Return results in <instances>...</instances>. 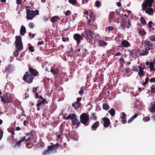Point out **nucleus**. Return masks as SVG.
I'll list each match as a JSON object with an SVG mask.
<instances>
[{
    "mask_svg": "<svg viewBox=\"0 0 155 155\" xmlns=\"http://www.w3.org/2000/svg\"><path fill=\"white\" fill-rule=\"evenodd\" d=\"M150 40L153 41H155V36L152 35L150 37Z\"/></svg>",
    "mask_w": 155,
    "mask_h": 155,
    "instance_id": "obj_57",
    "label": "nucleus"
},
{
    "mask_svg": "<svg viewBox=\"0 0 155 155\" xmlns=\"http://www.w3.org/2000/svg\"><path fill=\"white\" fill-rule=\"evenodd\" d=\"M102 107L103 108L104 110H108L110 108V107L109 105L107 104L106 103H104L103 104Z\"/></svg>",
    "mask_w": 155,
    "mask_h": 155,
    "instance_id": "obj_36",
    "label": "nucleus"
},
{
    "mask_svg": "<svg viewBox=\"0 0 155 155\" xmlns=\"http://www.w3.org/2000/svg\"><path fill=\"white\" fill-rule=\"evenodd\" d=\"M120 66H123L124 63V60L123 58H121L120 59Z\"/></svg>",
    "mask_w": 155,
    "mask_h": 155,
    "instance_id": "obj_45",
    "label": "nucleus"
},
{
    "mask_svg": "<svg viewBox=\"0 0 155 155\" xmlns=\"http://www.w3.org/2000/svg\"><path fill=\"white\" fill-rule=\"evenodd\" d=\"M69 2L73 5H74L77 2L76 0H68Z\"/></svg>",
    "mask_w": 155,
    "mask_h": 155,
    "instance_id": "obj_52",
    "label": "nucleus"
},
{
    "mask_svg": "<svg viewBox=\"0 0 155 155\" xmlns=\"http://www.w3.org/2000/svg\"><path fill=\"white\" fill-rule=\"evenodd\" d=\"M138 116V114H135L133 116H132L130 119L128 120L127 123H130L132 122L135 118H136Z\"/></svg>",
    "mask_w": 155,
    "mask_h": 155,
    "instance_id": "obj_28",
    "label": "nucleus"
},
{
    "mask_svg": "<svg viewBox=\"0 0 155 155\" xmlns=\"http://www.w3.org/2000/svg\"><path fill=\"white\" fill-rule=\"evenodd\" d=\"M26 29L25 27L22 25L21 27L20 30V34L21 36H23L26 33Z\"/></svg>",
    "mask_w": 155,
    "mask_h": 155,
    "instance_id": "obj_22",
    "label": "nucleus"
},
{
    "mask_svg": "<svg viewBox=\"0 0 155 155\" xmlns=\"http://www.w3.org/2000/svg\"><path fill=\"white\" fill-rule=\"evenodd\" d=\"M72 124L74 125H76V128H77L81 124L80 122H79L77 118L76 117L71 121Z\"/></svg>",
    "mask_w": 155,
    "mask_h": 155,
    "instance_id": "obj_15",
    "label": "nucleus"
},
{
    "mask_svg": "<svg viewBox=\"0 0 155 155\" xmlns=\"http://www.w3.org/2000/svg\"><path fill=\"white\" fill-rule=\"evenodd\" d=\"M89 19L87 16L86 17L87 22V25L88 26V28L91 29V28L90 27L92 25V24H91V21L93 22L95 20V17L93 13L92 12H90L89 14Z\"/></svg>",
    "mask_w": 155,
    "mask_h": 155,
    "instance_id": "obj_5",
    "label": "nucleus"
},
{
    "mask_svg": "<svg viewBox=\"0 0 155 155\" xmlns=\"http://www.w3.org/2000/svg\"><path fill=\"white\" fill-rule=\"evenodd\" d=\"M81 100V97H78L77 98V101L78 103H80V102Z\"/></svg>",
    "mask_w": 155,
    "mask_h": 155,
    "instance_id": "obj_64",
    "label": "nucleus"
},
{
    "mask_svg": "<svg viewBox=\"0 0 155 155\" xmlns=\"http://www.w3.org/2000/svg\"><path fill=\"white\" fill-rule=\"evenodd\" d=\"M138 68L139 69V71L138 72V74L140 78H141L144 76L145 73L144 72V71L142 69V67L141 66H138Z\"/></svg>",
    "mask_w": 155,
    "mask_h": 155,
    "instance_id": "obj_16",
    "label": "nucleus"
},
{
    "mask_svg": "<svg viewBox=\"0 0 155 155\" xmlns=\"http://www.w3.org/2000/svg\"><path fill=\"white\" fill-rule=\"evenodd\" d=\"M62 40L64 42H66V41H69V38H65L64 37H63L62 38Z\"/></svg>",
    "mask_w": 155,
    "mask_h": 155,
    "instance_id": "obj_58",
    "label": "nucleus"
},
{
    "mask_svg": "<svg viewBox=\"0 0 155 155\" xmlns=\"http://www.w3.org/2000/svg\"><path fill=\"white\" fill-rule=\"evenodd\" d=\"M5 100L6 103H9L12 101V99L10 96H5Z\"/></svg>",
    "mask_w": 155,
    "mask_h": 155,
    "instance_id": "obj_38",
    "label": "nucleus"
},
{
    "mask_svg": "<svg viewBox=\"0 0 155 155\" xmlns=\"http://www.w3.org/2000/svg\"><path fill=\"white\" fill-rule=\"evenodd\" d=\"M149 51V50H148L147 49H145V50L144 51L143 53L140 54V56H142L147 55L148 54Z\"/></svg>",
    "mask_w": 155,
    "mask_h": 155,
    "instance_id": "obj_43",
    "label": "nucleus"
},
{
    "mask_svg": "<svg viewBox=\"0 0 155 155\" xmlns=\"http://www.w3.org/2000/svg\"><path fill=\"white\" fill-rule=\"evenodd\" d=\"M114 17V12H110L109 16V19L110 23L111 22L113 21V18Z\"/></svg>",
    "mask_w": 155,
    "mask_h": 155,
    "instance_id": "obj_26",
    "label": "nucleus"
},
{
    "mask_svg": "<svg viewBox=\"0 0 155 155\" xmlns=\"http://www.w3.org/2000/svg\"><path fill=\"white\" fill-rule=\"evenodd\" d=\"M148 28L149 30V31L150 32L152 31V32H153V33L154 32L153 31L154 30V28H153V27L152 26L150 27H148Z\"/></svg>",
    "mask_w": 155,
    "mask_h": 155,
    "instance_id": "obj_56",
    "label": "nucleus"
},
{
    "mask_svg": "<svg viewBox=\"0 0 155 155\" xmlns=\"http://www.w3.org/2000/svg\"><path fill=\"white\" fill-rule=\"evenodd\" d=\"M25 134L27 136H29V137H31V139L32 138V136L33 135V133L31 131L30 133H25ZM31 140L32 141V140Z\"/></svg>",
    "mask_w": 155,
    "mask_h": 155,
    "instance_id": "obj_49",
    "label": "nucleus"
},
{
    "mask_svg": "<svg viewBox=\"0 0 155 155\" xmlns=\"http://www.w3.org/2000/svg\"><path fill=\"white\" fill-rule=\"evenodd\" d=\"M20 51V50H16V51H15L14 52V54L15 57H18L19 54V51Z\"/></svg>",
    "mask_w": 155,
    "mask_h": 155,
    "instance_id": "obj_51",
    "label": "nucleus"
},
{
    "mask_svg": "<svg viewBox=\"0 0 155 155\" xmlns=\"http://www.w3.org/2000/svg\"><path fill=\"white\" fill-rule=\"evenodd\" d=\"M149 111L151 113H154L155 112V104H153L151 105L150 107L149 108Z\"/></svg>",
    "mask_w": 155,
    "mask_h": 155,
    "instance_id": "obj_32",
    "label": "nucleus"
},
{
    "mask_svg": "<svg viewBox=\"0 0 155 155\" xmlns=\"http://www.w3.org/2000/svg\"><path fill=\"white\" fill-rule=\"evenodd\" d=\"M29 51L31 52H33L35 50L33 49V47L32 46H30L28 48Z\"/></svg>",
    "mask_w": 155,
    "mask_h": 155,
    "instance_id": "obj_55",
    "label": "nucleus"
},
{
    "mask_svg": "<svg viewBox=\"0 0 155 155\" xmlns=\"http://www.w3.org/2000/svg\"><path fill=\"white\" fill-rule=\"evenodd\" d=\"M144 42L145 45L147 46L146 49L148 50H150V49H152L153 45L149 40L146 39L144 41Z\"/></svg>",
    "mask_w": 155,
    "mask_h": 155,
    "instance_id": "obj_9",
    "label": "nucleus"
},
{
    "mask_svg": "<svg viewBox=\"0 0 155 155\" xmlns=\"http://www.w3.org/2000/svg\"><path fill=\"white\" fill-rule=\"evenodd\" d=\"M80 121L85 126H88L89 124V116L87 113H83L80 116Z\"/></svg>",
    "mask_w": 155,
    "mask_h": 155,
    "instance_id": "obj_3",
    "label": "nucleus"
},
{
    "mask_svg": "<svg viewBox=\"0 0 155 155\" xmlns=\"http://www.w3.org/2000/svg\"><path fill=\"white\" fill-rule=\"evenodd\" d=\"M22 43H18L15 44V46L16 50H21L23 49V46Z\"/></svg>",
    "mask_w": 155,
    "mask_h": 155,
    "instance_id": "obj_23",
    "label": "nucleus"
},
{
    "mask_svg": "<svg viewBox=\"0 0 155 155\" xmlns=\"http://www.w3.org/2000/svg\"><path fill=\"white\" fill-rule=\"evenodd\" d=\"M138 67H137V66H134L133 67V71H138V68H137Z\"/></svg>",
    "mask_w": 155,
    "mask_h": 155,
    "instance_id": "obj_61",
    "label": "nucleus"
},
{
    "mask_svg": "<svg viewBox=\"0 0 155 155\" xmlns=\"http://www.w3.org/2000/svg\"><path fill=\"white\" fill-rule=\"evenodd\" d=\"M102 120L104 122L103 125L105 127H107L111 124L110 119L107 117H104L102 118Z\"/></svg>",
    "mask_w": 155,
    "mask_h": 155,
    "instance_id": "obj_12",
    "label": "nucleus"
},
{
    "mask_svg": "<svg viewBox=\"0 0 155 155\" xmlns=\"http://www.w3.org/2000/svg\"><path fill=\"white\" fill-rule=\"evenodd\" d=\"M93 33L91 30L85 29L84 32H83L81 35L86 39L87 41H91L93 38Z\"/></svg>",
    "mask_w": 155,
    "mask_h": 155,
    "instance_id": "obj_4",
    "label": "nucleus"
},
{
    "mask_svg": "<svg viewBox=\"0 0 155 155\" xmlns=\"http://www.w3.org/2000/svg\"><path fill=\"white\" fill-rule=\"evenodd\" d=\"M23 80L26 82L30 84L32 82L33 78L30 74H24L23 78Z\"/></svg>",
    "mask_w": 155,
    "mask_h": 155,
    "instance_id": "obj_7",
    "label": "nucleus"
},
{
    "mask_svg": "<svg viewBox=\"0 0 155 155\" xmlns=\"http://www.w3.org/2000/svg\"><path fill=\"white\" fill-rule=\"evenodd\" d=\"M122 44L123 46L125 47H128L130 46L129 43L126 40H124L122 41Z\"/></svg>",
    "mask_w": 155,
    "mask_h": 155,
    "instance_id": "obj_24",
    "label": "nucleus"
},
{
    "mask_svg": "<svg viewBox=\"0 0 155 155\" xmlns=\"http://www.w3.org/2000/svg\"><path fill=\"white\" fill-rule=\"evenodd\" d=\"M97 118L96 115V114L95 113H92L90 116V119H93L94 120H96Z\"/></svg>",
    "mask_w": 155,
    "mask_h": 155,
    "instance_id": "obj_37",
    "label": "nucleus"
},
{
    "mask_svg": "<svg viewBox=\"0 0 155 155\" xmlns=\"http://www.w3.org/2000/svg\"><path fill=\"white\" fill-rule=\"evenodd\" d=\"M150 120V117L149 116L145 117L143 119V120L145 122L149 121Z\"/></svg>",
    "mask_w": 155,
    "mask_h": 155,
    "instance_id": "obj_48",
    "label": "nucleus"
},
{
    "mask_svg": "<svg viewBox=\"0 0 155 155\" xmlns=\"http://www.w3.org/2000/svg\"><path fill=\"white\" fill-rule=\"evenodd\" d=\"M151 92L152 93H154L155 92V85H152L151 87Z\"/></svg>",
    "mask_w": 155,
    "mask_h": 155,
    "instance_id": "obj_50",
    "label": "nucleus"
},
{
    "mask_svg": "<svg viewBox=\"0 0 155 155\" xmlns=\"http://www.w3.org/2000/svg\"><path fill=\"white\" fill-rule=\"evenodd\" d=\"M101 2L99 1H97L95 2V5L97 7H99L101 5Z\"/></svg>",
    "mask_w": 155,
    "mask_h": 155,
    "instance_id": "obj_46",
    "label": "nucleus"
},
{
    "mask_svg": "<svg viewBox=\"0 0 155 155\" xmlns=\"http://www.w3.org/2000/svg\"><path fill=\"white\" fill-rule=\"evenodd\" d=\"M121 114L122 116L121 117V119H123L124 118H126L125 117L126 116V115L125 114L124 112L121 113Z\"/></svg>",
    "mask_w": 155,
    "mask_h": 155,
    "instance_id": "obj_59",
    "label": "nucleus"
},
{
    "mask_svg": "<svg viewBox=\"0 0 155 155\" xmlns=\"http://www.w3.org/2000/svg\"><path fill=\"white\" fill-rule=\"evenodd\" d=\"M59 146V144L58 143H57L55 144L49 146V149H50L51 150H56L58 148Z\"/></svg>",
    "mask_w": 155,
    "mask_h": 155,
    "instance_id": "obj_20",
    "label": "nucleus"
},
{
    "mask_svg": "<svg viewBox=\"0 0 155 155\" xmlns=\"http://www.w3.org/2000/svg\"><path fill=\"white\" fill-rule=\"evenodd\" d=\"M150 81L152 83H155V78L153 77V78H151L150 80Z\"/></svg>",
    "mask_w": 155,
    "mask_h": 155,
    "instance_id": "obj_60",
    "label": "nucleus"
},
{
    "mask_svg": "<svg viewBox=\"0 0 155 155\" xmlns=\"http://www.w3.org/2000/svg\"><path fill=\"white\" fill-rule=\"evenodd\" d=\"M8 131L11 133L12 135V138L13 139L14 138V135H15L14 130L13 128H9L8 129Z\"/></svg>",
    "mask_w": 155,
    "mask_h": 155,
    "instance_id": "obj_34",
    "label": "nucleus"
},
{
    "mask_svg": "<svg viewBox=\"0 0 155 155\" xmlns=\"http://www.w3.org/2000/svg\"><path fill=\"white\" fill-rule=\"evenodd\" d=\"M153 23V22L152 21H150L148 24L147 27L148 28L149 27L152 26V24Z\"/></svg>",
    "mask_w": 155,
    "mask_h": 155,
    "instance_id": "obj_63",
    "label": "nucleus"
},
{
    "mask_svg": "<svg viewBox=\"0 0 155 155\" xmlns=\"http://www.w3.org/2000/svg\"><path fill=\"white\" fill-rule=\"evenodd\" d=\"M72 106L74 107V109L76 110L80 107V103H78L77 102H75L72 103Z\"/></svg>",
    "mask_w": 155,
    "mask_h": 155,
    "instance_id": "obj_27",
    "label": "nucleus"
},
{
    "mask_svg": "<svg viewBox=\"0 0 155 155\" xmlns=\"http://www.w3.org/2000/svg\"><path fill=\"white\" fill-rule=\"evenodd\" d=\"M26 10V18L28 20H31L36 15L39 14V11L38 10L33 11L31 10V8L29 6H27L25 7Z\"/></svg>",
    "mask_w": 155,
    "mask_h": 155,
    "instance_id": "obj_2",
    "label": "nucleus"
},
{
    "mask_svg": "<svg viewBox=\"0 0 155 155\" xmlns=\"http://www.w3.org/2000/svg\"><path fill=\"white\" fill-rule=\"evenodd\" d=\"M138 32L141 35L143 36L145 35L146 34V33L145 31L144 30L143 28L140 29Z\"/></svg>",
    "mask_w": 155,
    "mask_h": 155,
    "instance_id": "obj_35",
    "label": "nucleus"
},
{
    "mask_svg": "<svg viewBox=\"0 0 155 155\" xmlns=\"http://www.w3.org/2000/svg\"><path fill=\"white\" fill-rule=\"evenodd\" d=\"M127 23V21L123 19L121 23V26L124 29H125L126 27L127 26L126 25Z\"/></svg>",
    "mask_w": 155,
    "mask_h": 155,
    "instance_id": "obj_30",
    "label": "nucleus"
},
{
    "mask_svg": "<svg viewBox=\"0 0 155 155\" xmlns=\"http://www.w3.org/2000/svg\"><path fill=\"white\" fill-rule=\"evenodd\" d=\"M154 0H145L142 4L141 6L142 8L145 9L147 7H151Z\"/></svg>",
    "mask_w": 155,
    "mask_h": 155,
    "instance_id": "obj_6",
    "label": "nucleus"
},
{
    "mask_svg": "<svg viewBox=\"0 0 155 155\" xmlns=\"http://www.w3.org/2000/svg\"><path fill=\"white\" fill-rule=\"evenodd\" d=\"M12 68L11 65H8L5 69V71L6 72H9L12 71Z\"/></svg>",
    "mask_w": 155,
    "mask_h": 155,
    "instance_id": "obj_39",
    "label": "nucleus"
},
{
    "mask_svg": "<svg viewBox=\"0 0 155 155\" xmlns=\"http://www.w3.org/2000/svg\"><path fill=\"white\" fill-rule=\"evenodd\" d=\"M75 117H76V114L73 113L72 114H69L66 117L65 116H64V118H65L66 120L71 119V120L72 121V120H73Z\"/></svg>",
    "mask_w": 155,
    "mask_h": 155,
    "instance_id": "obj_18",
    "label": "nucleus"
},
{
    "mask_svg": "<svg viewBox=\"0 0 155 155\" xmlns=\"http://www.w3.org/2000/svg\"><path fill=\"white\" fill-rule=\"evenodd\" d=\"M140 20L141 22L143 25H145L146 24V21L144 17H140Z\"/></svg>",
    "mask_w": 155,
    "mask_h": 155,
    "instance_id": "obj_41",
    "label": "nucleus"
},
{
    "mask_svg": "<svg viewBox=\"0 0 155 155\" xmlns=\"http://www.w3.org/2000/svg\"><path fill=\"white\" fill-rule=\"evenodd\" d=\"M98 44L100 46L103 47H104L107 45V43L102 40H99L98 41Z\"/></svg>",
    "mask_w": 155,
    "mask_h": 155,
    "instance_id": "obj_21",
    "label": "nucleus"
},
{
    "mask_svg": "<svg viewBox=\"0 0 155 155\" xmlns=\"http://www.w3.org/2000/svg\"><path fill=\"white\" fill-rule=\"evenodd\" d=\"M138 116V114H135L133 116H132L130 119L128 120L127 123H130L132 122L135 118H136Z\"/></svg>",
    "mask_w": 155,
    "mask_h": 155,
    "instance_id": "obj_29",
    "label": "nucleus"
},
{
    "mask_svg": "<svg viewBox=\"0 0 155 155\" xmlns=\"http://www.w3.org/2000/svg\"><path fill=\"white\" fill-rule=\"evenodd\" d=\"M108 112L112 116L114 117L115 116V110L114 108H111Z\"/></svg>",
    "mask_w": 155,
    "mask_h": 155,
    "instance_id": "obj_33",
    "label": "nucleus"
},
{
    "mask_svg": "<svg viewBox=\"0 0 155 155\" xmlns=\"http://www.w3.org/2000/svg\"><path fill=\"white\" fill-rule=\"evenodd\" d=\"M78 93L79 94L82 96L83 94L84 93V90L83 89V87H82L80 90V91H78Z\"/></svg>",
    "mask_w": 155,
    "mask_h": 155,
    "instance_id": "obj_44",
    "label": "nucleus"
},
{
    "mask_svg": "<svg viewBox=\"0 0 155 155\" xmlns=\"http://www.w3.org/2000/svg\"><path fill=\"white\" fill-rule=\"evenodd\" d=\"M48 149L44 151L43 153V155H46V154H49L51 150L50 149H49V147H48Z\"/></svg>",
    "mask_w": 155,
    "mask_h": 155,
    "instance_id": "obj_42",
    "label": "nucleus"
},
{
    "mask_svg": "<svg viewBox=\"0 0 155 155\" xmlns=\"http://www.w3.org/2000/svg\"><path fill=\"white\" fill-rule=\"evenodd\" d=\"M74 39L77 41V43L78 45L81 42V39H82L81 36L78 34H75L74 35Z\"/></svg>",
    "mask_w": 155,
    "mask_h": 155,
    "instance_id": "obj_13",
    "label": "nucleus"
},
{
    "mask_svg": "<svg viewBox=\"0 0 155 155\" xmlns=\"http://www.w3.org/2000/svg\"><path fill=\"white\" fill-rule=\"evenodd\" d=\"M77 50L78 52L80 54H83L87 51V50L86 49L85 47L83 46H79L77 47Z\"/></svg>",
    "mask_w": 155,
    "mask_h": 155,
    "instance_id": "obj_10",
    "label": "nucleus"
},
{
    "mask_svg": "<svg viewBox=\"0 0 155 155\" xmlns=\"http://www.w3.org/2000/svg\"><path fill=\"white\" fill-rule=\"evenodd\" d=\"M28 27L30 28H33L34 26V24L33 23L30 22L28 25Z\"/></svg>",
    "mask_w": 155,
    "mask_h": 155,
    "instance_id": "obj_53",
    "label": "nucleus"
},
{
    "mask_svg": "<svg viewBox=\"0 0 155 155\" xmlns=\"http://www.w3.org/2000/svg\"><path fill=\"white\" fill-rule=\"evenodd\" d=\"M29 71L30 73V75H32V76H36L38 73L35 70L31 68H29Z\"/></svg>",
    "mask_w": 155,
    "mask_h": 155,
    "instance_id": "obj_17",
    "label": "nucleus"
},
{
    "mask_svg": "<svg viewBox=\"0 0 155 155\" xmlns=\"http://www.w3.org/2000/svg\"><path fill=\"white\" fill-rule=\"evenodd\" d=\"M100 123L99 121L95 122L91 126V129L92 131L96 130L97 127L99 126Z\"/></svg>",
    "mask_w": 155,
    "mask_h": 155,
    "instance_id": "obj_14",
    "label": "nucleus"
},
{
    "mask_svg": "<svg viewBox=\"0 0 155 155\" xmlns=\"http://www.w3.org/2000/svg\"><path fill=\"white\" fill-rule=\"evenodd\" d=\"M142 10L145 11L146 13L150 15H153L154 13L153 9L151 7H147L145 8V9H143V8H142Z\"/></svg>",
    "mask_w": 155,
    "mask_h": 155,
    "instance_id": "obj_11",
    "label": "nucleus"
},
{
    "mask_svg": "<svg viewBox=\"0 0 155 155\" xmlns=\"http://www.w3.org/2000/svg\"><path fill=\"white\" fill-rule=\"evenodd\" d=\"M50 71L51 73H53V74H55L56 75L58 74V69H56L54 70H53L52 68L51 69Z\"/></svg>",
    "mask_w": 155,
    "mask_h": 155,
    "instance_id": "obj_47",
    "label": "nucleus"
},
{
    "mask_svg": "<svg viewBox=\"0 0 155 155\" xmlns=\"http://www.w3.org/2000/svg\"><path fill=\"white\" fill-rule=\"evenodd\" d=\"M98 79L100 81V83H101L104 80V75L103 74L101 73L99 77L98 78Z\"/></svg>",
    "mask_w": 155,
    "mask_h": 155,
    "instance_id": "obj_40",
    "label": "nucleus"
},
{
    "mask_svg": "<svg viewBox=\"0 0 155 155\" xmlns=\"http://www.w3.org/2000/svg\"><path fill=\"white\" fill-rule=\"evenodd\" d=\"M38 98H39L40 99H42V101L39 102L37 104V110L38 111L40 110V107L41 106L42 107V105H44L45 103L46 104H47L48 103V102L46 101L45 99L44 98L41 96H39Z\"/></svg>",
    "mask_w": 155,
    "mask_h": 155,
    "instance_id": "obj_8",
    "label": "nucleus"
},
{
    "mask_svg": "<svg viewBox=\"0 0 155 155\" xmlns=\"http://www.w3.org/2000/svg\"><path fill=\"white\" fill-rule=\"evenodd\" d=\"M1 101L2 102H3L4 104H6V101H5V96L3 97L1 96L0 97Z\"/></svg>",
    "mask_w": 155,
    "mask_h": 155,
    "instance_id": "obj_54",
    "label": "nucleus"
},
{
    "mask_svg": "<svg viewBox=\"0 0 155 155\" xmlns=\"http://www.w3.org/2000/svg\"><path fill=\"white\" fill-rule=\"evenodd\" d=\"M59 18V17L58 16H54L51 18L50 21L53 23L55 22H57Z\"/></svg>",
    "mask_w": 155,
    "mask_h": 155,
    "instance_id": "obj_31",
    "label": "nucleus"
},
{
    "mask_svg": "<svg viewBox=\"0 0 155 155\" xmlns=\"http://www.w3.org/2000/svg\"><path fill=\"white\" fill-rule=\"evenodd\" d=\"M71 12L69 10H68L67 11L66 13H65V15L66 16H67L68 15H70L71 14Z\"/></svg>",
    "mask_w": 155,
    "mask_h": 155,
    "instance_id": "obj_62",
    "label": "nucleus"
},
{
    "mask_svg": "<svg viewBox=\"0 0 155 155\" xmlns=\"http://www.w3.org/2000/svg\"><path fill=\"white\" fill-rule=\"evenodd\" d=\"M20 43H22L21 41V37L20 36H16L15 37V44Z\"/></svg>",
    "mask_w": 155,
    "mask_h": 155,
    "instance_id": "obj_25",
    "label": "nucleus"
},
{
    "mask_svg": "<svg viewBox=\"0 0 155 155\" xmlns=\"http://www.w3.org/2000/svg\"><path fill=\"white\" fill-rule=\"evenodd\" d=\"M146 64L147 65H148L147 68L150 69V71H153L154 65V63L153 62L148 61L146 62Z\"/></svg>",
    "mask_w": 155,
    "mask_h": 155,
    "instance_id": "obj_19",
    "label": "nucleus"
},
{
    "mask_svg": "<svg viewBox=\"0 0 155 155\" xmlns=\"http://www.w3.org/2000/svg\"><path fill=\"white\" fill-rule=\"evenodd\" d=\"M21 139L19 141H18L15 143V146L17 147H19L21 145V143L25 141L26 144V147L28 148H30L32 145V144L33 143H36V140H34L33 142L31 140V137H29L27 139H26V137L24 136L23 137H21Z\"/></svg>",
    "mask_w": 155,
    "mask_h": 155,
    "instance_id": "obj_1",
    "label": "nucleus"
}]
</instances>
